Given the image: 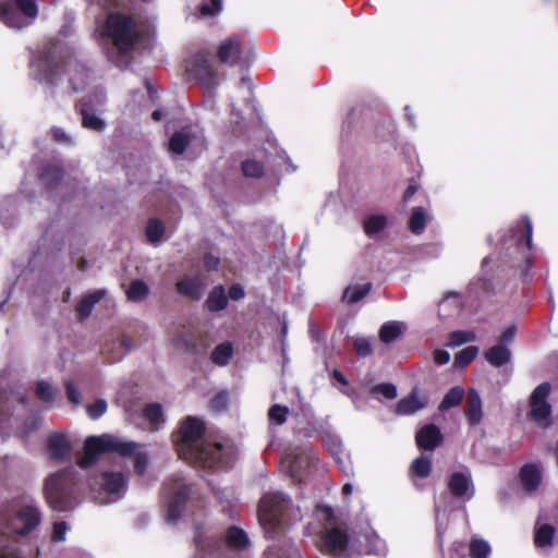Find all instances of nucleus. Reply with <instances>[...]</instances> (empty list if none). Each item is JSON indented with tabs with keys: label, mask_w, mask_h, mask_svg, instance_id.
Segmentation results:
<instances>
[{
	"label": "nucleus",
	"mask_w": 558,
	"mask_h": 558,
	"mask_svg": "<svg viewBox=\"0 0 558 558\" xmlns=\"http://www.w3.org/2000/svg\"><path fill=\"white\" fill-rule=\"evenodd\" d=\"M206 305L210 312H219L227 307L228 298L222 286H217L209 292Z\"/></svg>",
	"instance_id": "cd10ccee"
},
{
	"label": "nucleus",
	"mask_w": 558,
	"mask_h": 558,
	"mask_svg": "<svg viewBox=\"0 0 558 558\" xmlns=\"http://www.w3.org/2000/svg\"><path fill=\"white\" fill-rule=\"evenodd\" d=\"M205 425L197 417L189 416L180 425L173 441L179 457L198 469L226 468L232 460V447L204 438Z\"/></svg>",
	"instance_id": "f257e3e1"
},
{
	"label": "nucleus",
	"mask_w": 558,
	"mask_h": 558,
	"mask_svg": "<svg viewBox=\"0 0 558 558\" xmlns=\"http://www.w3.org/2000/svg\"><path fill=\"white\" fill-rule=\"evenodd\" d=\"M104 294H105L104 290H97V291H94L93 293L85 295L78 302V304L76 305V313H77L80 320H84L85 318H87L90 315L95 304L98 303L102 299Z\"/></svg>",
	"instance_id": "bb28decb"
},
{
	"label": "nucleus",
	"mask_w": 558,
	"mask_h": 558,
	"mask_svg": "<svg viewBox=\"0 0 558 558\" xmlns=\"http://www.w3.org/2000/svg\"><path fill=\"white\" fill-rule=\"evenodd\" d=\"M64 388L69 402L74 407L80 405L82 402V393L80 388L72 380H66L64 383Z\"/></svg>",
	"instance_id": "09e8293b"
},
{
	"label": "nucleus",
	"mask_w": 558,
	"mask_h": 558,
	"mask_svg": "<svg viewBox=\"0 0 558 558\" xmlns=\"http://www.w3.org/2000/svg\"><path fill=\"white\" fill-rule=\"evenodd\" d=\"M426 227V214L423 207H415L412 210L409 228L412 233L421 234Z\"/></svg>",
	"instance_id": "e433bc0d"
},
{
	"label": "nucleus",
	"mask_w": 558,
	"mask_h": 558,
	"mask_svg": "<svg viewBox=\"0 0 558 558\" xmlns=\"http://www.w3.org/2000/svg\"><path fill=\"white\" fill-rule=\"evenodd\" d=\"M403 324L400 322H388L380 327L379 338L385 343L395 342L402 333Z\"/></svg>",
	"instance_id": "2f4dec72"
},
{
	"label": "nucleus",
	"mask_w": 558,
	"mask_h": 558,
	"mask_svg": "<svg viewBox=\"0 0 558 558\" xmlns=\"http://www.w3.org/2000/svg\"><path fill=\"white\" fill-rule=\"evenodd\" d=\"M388 218L383 214L369 215L363 222V229L365 234L371 239H377V236L387 228Z\"/></svg>",
	"instance_id": "a878e982"
},
{
	"label": "nucleus",
	"mask_w": 558,
	"mask_h": 558,
	"mask_svg": "<svg viewBox=\"0 0 558 558\" xmlns=\"http://www.w3.org/2000/svg\"><path fill=\"white\" fill-rule=\"evenodd\" d=\"M332 377H333L337 381H339L340 384H342V385H348V380H347V378L343 376V374H342L340 371H338V369H333V371H332Z\"/></svg>",
	"instance_id": "774afa93"
},
{
	"label": "nucleus",
	"mask_w": 558,
	"mask_h": 558,
	"mask_svg": "<svg viewBox=\"0 0 558 558\" xmlns=\"http://www.w3.org/2000/svg\"><path fill=\"white\" fill-rule=\"evenodd\" d=\"M85 485L74 468H65L48 475L44 494L48 505L56 511H70L82 500Z\"/></svg>",
	"instance_id": "423d86ee"
},
{
	"label": "nucleus",
	"mask_w": 558,
	"mask_h": 558,
	"mask_svg": "<svg viewBox=\"0 0 558 558\" xmlns=\"http://www.w3.org/2000/svg\"><path fill=\"white\" fill-rule=\"evenodd\" d=\"M269 556H277V558H303L300 550L294 547L293 545H290L287 551L282 553H275L274 548H269L268 550Z\"/></svg>",
	"instance_id": "4d7b16f0"
},
{
	"label": "nucleus",
	"mask_w": 558,
	"mask_h": 558,
	"mask_svg": "<svg viewBox=\"0 0 558 558\" xmlns=\"http://www.w3.org/2000/svg\"><path fill=\"white\" fill-rule=\"evenodd\" d=\"M543 469L538 463L524 464L520 470V481L525 492H535L542 482Z\"/></svg>",
	"instance_id": "412c9836"
},
{
	"label": "nucleus",
	"mask_w": 558,
	"mask_h": 558,
	"mask_svg": "<svg viewBox=\"0 0 558 558\" xmlns=\"http://www.w3.org/2000/svg\"><path fill=\"white\" fill-rule=\"evenodd\" d=\"M416 190L417 187L415 185L410 184L403 194V201L408 202L416 193Z\"/></svg>",
	"instance_id": "338daca9"
},
{
	"label": "nucleus",
	"mask_w": 558,
	"mask_h": 558,
	"mask_svg": "<svg viewBox=\"0 0 558 558\" xmlns=\"http://www.w3.org/2000/svg\"><path fill=\"white\" fill-rule=\"evenodd\" d=\"M427 404V398L418 397V389L414 388L412 391L404 398H402L396 405V413L398 415H411L422 410Z\"/></svg>",
	"instance_id": "5701e85b"
},
{
	"label": "nucleus",
	"mask_w": 558,
	"mask_h": 558,
	"mask_svg": "<svg viewBox=\"0 0 558 558\" xmlns=\"http://www.w3.org/2000/svg\"><path fill=\"white\" fill-rule=\"evenodd\" d=\"M220 264V258L210 254L206 253L204 255V266L208 271L217 270Z\"/></svg>",
	"instance_id": "13d9d810"
},
{
	"label": "nucleus",
	"mask_w": 558,
	"mask_h": 558,
	"mask_svg": "<svg viewBox=\"0 0 558 558\" xmlns=\"http://www.w3.org/2000/svg\"><path fill=\"white\" fill-rule=\"evenodd\" d=\"M247 534L236 526H230L223 537L206 525H197L194 532L195 554L193 558H229V553L247 548Z\"/></svg>",
	"instance_id": "39448f33"
},
{
	"label": "nucleus",
	"mask_w": 558,
	"mask_h": 558,
	"mask_svg": "<svg viewBox=\"0 0 558 558\" xmlns=\"http://www.w3.org/2000/svg\"><path fill=\"white\" fill-rule=\"evenodd\" d=\"M62 178V169L56 165H47L40 179L48 189H52Z\"/></svg>",
	"instance_id": "4c0bfd02"
},
{
	"label": "nucleus",
	"mask_w": 558,
	"mask_h": 558,
	"mask_svg": "<svg viewBox=\"0 0 558 558\" xmlns=\"http://www.w3.org/2000/svg\"><path fill=\"white\" fill-rule=\"evenodd\" d=\"M511 357V350L505 344H496L485 352L486 361L495 367H502L510 363Z\"/></svg>",
	"instance_id": "393cba45"
},
{
	"label": "nucleus",
	"mask_w": 558,
	"mask_h": 558,
	"mask_svg": "<svg viewBox=\"0 0 558 558\" xmlns=\"http://www.w3.org/2000/svg\"><path fill=\"white\" fill-rule=\"evenodd\" d=\"M128 476L120 471H105L95 481L94 498L101 505L117 502L124 497L128 490Z\"/></svg>",
	"instance_id": "9b49d317"
},
{
	"label": "nucleus",
	"mask_w": 558,
	"mask_h": 558,
	"mask_svg": "<svg viewBox=\"0 0 558 558\" xmlns=\"http://www.w3.org/2000/svg\"><path fill=\"white\" fill-rule=\"evenodd\" d=\"M517 333L515 326H509L500 336L498 344H509L513 341Z\"/></svg>",
	"instance_id": "bf43d9fd"
},
{
	"label": "nucleus",
	"mask_w": 558,
	"mask_h": 558,
	"mask_svg": "<svg viewBox=\"0 0 558 558\" xmlns=\"http://www.w3.org/2000/svg\"><path fill=\"white\" fill-rule=\"evenodd\" d=\"M144 417L153 425L158 428L159 424L163 422L162 408L158 403H151L145 407Z\"/></svg>",
	"instance_id": "79ce46f5"
},
{
	"label": "nucleus",
	"mask_w": 558,
	"mask_h": 558,
	"mask_svg": "<svg viewBox=\"0 0 558 558\" xmlns=\"http://www.w3.org/2000/svg\"><path fill=\"white\" fill-rule=\"evenodd\" d=\"M60 52L61 47L59 45L40 51L31 63L32 73L39 83L54 87L60 81L59 69L62 63V69L68 76L71 90L77 93L89 83L92 73L89 69L75 57H60Z\"/></svg>",
	"instance_id": "f03ea898"
},
{
	"label": "nucleus",
	"mask_w": 558,
	"mask_h": 558,
	"mask_svg": "<svg viewBox=\"0 0 558 558\" xmlns=\"http://www.w3.org/2000/svg\"><path fill=\"white\" fill-rule=\"evenodd\" d=\"M555 536V527L550 524L544 523L535 527L534 542L536 547L545 548L553 545Z\"/></svg>",
	"instance_id": "c85d7f7f"
},
{
	"label": "nucleus",
	"mask_w": 558,
	"mask_h": 558,
	"mask_svg": "<svg viewBox=\"0 0 558 558\" xmlns=\"http://www.w3.org/2000/svg\"><path fill=\"white\" fill-rule=\"evenodd\" d=\"M51 133L54 141L58 143L70 144L72 142L71 137L62 129H52Z\"/></svg>",
	"instance_id": "680f3d73"
},
{
	"label": "nucleus",
	"mask_w": 558,
	"mask_h": 558,
	"mask_svg": "<svg viewBox=\"0 0 558 558\" xmlns=\"http://www.w3.org/2000/svg\"><path fill=\"white\" fill-rule=\"evenodd\" d=\"M41 521L39 508L35 505L23 506L14 513H2L0 511V558H25L15 548L5 546L3 537L26 535L36 529Z\"/></svg>",
	"instance_id": "1a4fd4ad"
},
{
	"label": "nucleus",
	"mask_w": 558,
	"mask_h": 558,
	"mask_svg": "<svg viewBox=\"0 0 558 558\" xmlns=\"http://www.w3.org/2000/svg\"><path fill=\"white\" fill-rule=\"evenodd\" d=\"M34 392L36 398L45 403H52L57 399L56 389L46 380L38 381L35 386Z\"/></svg>",
	"instance_id": "c9c22d12"
},
{
	"label": "nucleus",
	"mask_w": 558,
	"mask_h": 558,
	"mask_svg": "<svg viewBox=\"0 0 558 558\" xmlns=\"http://www.w3.org/2000/svg\"><path fill=\"white\" fill-rule=\"evenodd\" d=\"M410 470L412 474L425 478L430 474L432 461L425 456H420L412 462Z\"/></svg>",
	"instance_id": "a19ab883"
},
{
	"label": "nucleus",
	"mask_w": 558,
	"mask_h": 558,
	"mask_svg": "<svg viewBox=\"0 0 558 558\" xmlns=\"http://www.w3.org/2000/svg\"><path fill=\"white\" fill-rule=\"evenodd\" d=\"M165 233L162 222L156 218L148 220L146 226V236L151 244H158Z\"/></svg>",
	"instance_id": "58836bf2"
},
{
	"label": "nucleus",
	"mask_w": 558,
	"mask_h": 558,
	"mask_svg": "<svg viewBox=\"0 0 558 558\" xmlns=\"http://www.w3.org/2000/svg\"><path fill=\"white\" fill-rule=\"evenodd\" d=\"M245 295V292H244V289L241 284L239 283H233L230 288H229V298L231 300H241L243 299Z\"/></svg>",
	"instance_id": "052dcab7"
},
{
	"label": "nucleus",
	"mask_w": 558,
	"mask_h": 558,
	"mask_svg": "<svg viewBox=\"0 0 558 558\" xmlns=\"http://www.w3.org/2000/svg\"><path fill=\"white\" fill-rule=\"evenodd\" d=\"M140 445L116 437L112 435L89 436L84 442V456L80 459V466L87 469L92 466L99 454L104 452H117L123 457H134V469L137 474L143 475L148 466L147 453L138 451Z\"/></svg>",
	"instance_id": "0eeeda50"
},
{
	"label": "nucleus",
	"mask_w": 558,
	"mask_h": 558,
	"mask_svg": "<svg viewBox=\"0 0 558 558\" xmlns=\"http://www.w3.org/2000/svg\"><path fill=\"white\" fill-rule=\"evenodd\" d=\"M354 349L360 356H367L372 353L371 342L365 338H357L354 341Z\"/></svg>",
	"instance_id": "6e6d98bb"
},
{
	"label": "nucleus",
	"mask_w": 558,
	"mask_h": 558,
	"mask_svg": "<svg viewBox=\"0 0 558 558\" xmlns=\"http://www.w3.org/2000/svg\"><path fill=\"white\" fill-rule=\"evenodd\" d=\"M242 171L245 177L259 178L263 175L264 167L259 161L245 160L242 163Z\"/></svg>",
	"instance_id": "de8ad7c7"
},
{
	"label": "nucleus",
	"mask_w": 558,
	"mask_h": 558,
	"mask_svg": "<svg viewBox=\"0 0 558 558\" xmlns=\"http://www.w3.org/2000/svg\"><path fill=\"white\" fill-rule=\"evenodd\" d=\"M190 143V130L182 129L175 132L169 142V148L174 154H182Z\"/></svg>",
	"instance_id": "473e14b6"
},
{
	"label": "nucleus",
	"mask_w": 558,
	"mask_h": 558,
	"mask_svg": "<svg viewBox=\"0 0 558 558\" xmlns=\"http://www.w3.org/2000/svg\"><path fill=\"white\" fill-rule=\"evenodd\" d=\"M478 354V348L474 345H470L459 353H457L454 357V365L457 367L463 368L468 366Z\"/></svg>",
	"instance_id": "37998d69"
},
{
	"label": "nucleus",
	"mask_w": 558,
	"mask_h": 558,
	"mask_svg": "<svg viewBox=\"0 0 558 558\" xmlns=\"http://www.w3.org/2000/svg\"><path fill=\"white\" fill-rule=\"evenodd\" d=\"M371 392L373 395L380 393L386 399H389V400H392V399L397 398V396H398L397 387L390 383L378 384L372 388Z\"/></svg>",
	"instance_id": "8fccbe9b"
},
{
	"label": "nucleus",
	"mask_w": 558,
	"mask_h": 558,
	"mask_svg": "<svg viewBox=\"0 0 558 558\" xmlns=\"http://www.w3.org/2000/svg\"><path fill=\"white\" fill-rule=\"evenodd\" d=\"M191 487L182 480H174L165 485V496L169 499L166 512V521L170 524L178 522Z\"/></svg>",
	"instance_id": "ddd939ff"
},
{
	"label": "nucleus",
	"mask_w": 558,
	"mask_h": 558,
	"mask_svg": "<svg viewBox=\"0 0 558 558\" xmlns=\"http://www.w3.org/2000/svg\"><path fill=\"white\" fill-rule=\"evenodd\" d=\"M187 72L198 80L206 87L217 84V75L213 69L207 54L204 52L196 53L186 64Z\"/></svg>",
	"instance_id": "2eb2a0df"
},
{
	"label": "nucleus",
	"mask_w": 558,
	"mask_h": 558,
	"mask_svg": "<svg viewBox=\"0 0 558 558\" xmlns=\"http://www.w3.org/2000/svg\"><path fill=\"white\" fill-rule=\"evenodd\" d=\"M476 339V336L473 331L470 330H458L453 331L449 336V345L451 347H460L464 343L472 342Z\"/></svg>",
	"instance_id": "a18cd8bd"
},
{
	"label": "nucleus",
	"mask_w": 558,
	"mask_h": 558,
	"mask_svg": "<svg viewBox=\"0 0 558 558\" xmlns=\"http://www.w3.org/2000/svg\"><path fill=\"white\" fill-rule=\"evenodd\" d=\"M77 108L82 118V125L94 132H102L107 128V122L100 118L96 110L92 99H81L77 104Z\"/></svg>",
	"instance_id": "f3484780"
},
{
	"label": "nucleus",
	"mask_w": 558,
	"mask_h": 558,
	"mask_svg": "<svg viewBox=\"0 0 558 558\" xmlns=\"http://www.w3.org/2000/svg\"><path fill=\"white\" fill-rule=\"evenodd\" d=\"M289 408L280 404H274L268 411V418L270 424L282 425L287 421Z\"/></svg>",
	"instance_id": "c03bdc74"
},
{
	"label": "nucleus",
	"mask_w": 558,
	"mask_h": 558,
	"mask_svg": "<svg viewBox=\"0 0 558 558\" xmlns=\"http://www.w3.org/2000/svg\"><path fill=\"white\" fill-rule=\"evenodd\" d=\"M49 458L56 461H66L71 458L72 445L65 434L54 433L47 438L46 442Z\"/></svg>",
	"instance_id": "a211bd4d"
},
{
	"label": "nucleus",
	"mask_w": 558,
	"mask_h": 558,
	"mask_svg": "<svg viewBox=\"0 0 558 558\" xmlns=\"http://www.w3.org/2000/svg\"><path fill=\"white\" fill-rule=\"evenodd\" d=\"M206 278L202 274L185 275L175 283V290L180 295L191 300H201L206 289Z\"/></svg>",
	"instance_id": "dca6fc26"
},
{
	"label": "nucleus",
	"mask_w": 558,
	"mask_h": 558,
	"mask_svg": "<svg viewBox=\"0 0 558 558\" xmlns=\"http://www.w3.org/2000/svg\"><path fill=\"white\" fill-rule=\"evenodd\" d=\"M140 29L132 16L120 12L108 14L100 27V38L108 58L119 68L129 64V54L140 39Z\"/></svg>",
	"instance_id": "7ed1b4c3"
},
{
	"label": "nucleus",
	"mask_w": 558,
	"mask_h": 558,
	"mask_svg": "<svg viewBox=\"0 0 558 558\" xmlns=\"http://www.w3.org/2000/svg\"><path fill=\"white\" fill-rule=\"evenodd\" d=\"M228 405V393L219 392L210 400V408L216 412H220L227 409Z\"/></svg>",
	"instance_id": "5fc2aeb1"
},
{
	"label": "nucleus",
	"mask_w": 558,
	"mask_h": 558,
	"mask_svg": "<svg viewBox=\"0 0 558 558\" xmlns=\"http://www.w3.org/2000/svg\"><path fill=\"white\" fill-rule=\"evenodd\" d=\"M82 99H92L95 109L101 111V108L105 106L107 101L106 90L102 87H97L95 88L92 95L83 97Z\"/></svg>",
	"instance_id": "603ef678"
},
{
	"label": "nucleus",
	"mask_w": 558,
	"mask_h": 558,
	"mask_svg": "<svg viewBox=\"0 0 558 558\" xmlns=\"http://www.w3.org/2000/svg\"><path fill=\"white\" fill-rule=\"evenodd\" d=\"M317 515L326 519L331 524V520L333 518L331 508L323 507V508L317 509Z\"/></svg>",
	"instance_id": "69168bd1"
},
{
	"label": "nucleus",
	"mask_w": 558,
	"mask_h": 558,
	"mask_svg": "<svg viewBox=\"0 0 558 558\" xmlns=\"http://www.w3.org/2000/svg\"><path fill=\"white\" fill-rule=\"evenodd\" d=\"M464 396V390L461 387H452L449 389V391L445 395L442 401L439 404L440 411H448L451 408L457 407L460 404Z\"/></svg>",
	"instance_id": "f704fd0d"
},
{
	"label": "nucleus",
	"mask_w": 558,
	"mask_h": 558,
	"mask_svg": "<svg viewBox=\"0 0 558 558\" xmlns=\"http://www.w3.org/2000/svg\"><path fill=\"white\" fill-rule=\"evenodd\" d=\"M70 526L64 521H58L53 524L52 530V541L56 543L64 542L66 538V533L69 532Z\"/></svg>",
	"instance_id": "864d4df0"
},
{
	"label": "nucleus",
	"mask_w": 558,
	"mask_h": 558,
	"mask_svg": "<svg viewBox=\"0 0 558 558\" xmlns=\"http://www.w3.org/2000/svg\"><path fill=\"white\" fill-rule=\"evenodd\" d=\"M372 283H363L348 287L343 292V299L347 300L348 303H356L361 301L364 296L368 294L371 291Z\"/></svg>",
	"instance_id": "72a5a7b5"
},
{
	"label": "nucleus",
	"mask_w": 558,
	"mask_h": 558,
	"mask_svg": "<svg viewBox=\"0 0 558 558\" xmlns=\"http://www.w3.org/2000/svg\"><path fill=\"white\" fill-rule=\"evenodd\" d=\"M464 413L472 426L478 425L483 418L482 399L475 389L468 391Z\"/></svg>",
	"instance_id": "b1692460"
},
{
	"label": "nucleus",
	"mask_w": 558,
	"mask_h": 558,
	"mask_svg": "<svg viewBox=\"0 0 558 558\" xmlns=\"http://www.w3.org/2000/svg\"><path fill=\"white\" fill-rule=\"evenodd\" d=\"M490 262H492V259H490V257H488V256H487V257H485V258L483 259V262H482V272H483V278H482V280L484 281L483 287H484V289H485V290H488V289H489V286H488V278H487V276H488V270H487V268H488V265L490 264Z\"/></svg>",
	"instance_id": "0e129e2a"
},
{
	"label": "nucleus",
	"mask_w": 558,
	"mask_h": 558,
	"mask_svg": "<svg viewBox=\"0 0 558 558\" xmlns=\"http://www.w3.org/2000/svg\"><path fill=\"white\" fill-rule=\"evenodd\" d=\"M198 9L201 16H214L222 10V0H204Z\"/></svg>",
	"instance_id": "49530a36"
},
{
	"label": "nucleus",
	"mask_w": 558,
	"mask_h": 558,
	"mask_svg": "<svg viewBox=\"0 0 558 558\" xmlns=\"http://www.w3.org/2000/svg\"><path fill=\"white\" fill-rule=\"evenodd\" d=\"M324 546L335 558H359L362 555L386 556V543L375 533L349 535L339 526L326 527Z\"/></svg>",
	"instance_id": "20e7f679"
},
{
	"label": "nucleus",
	"mask_w": 558,
	"mask_h": 558,
	"mask_svg": "<svg viewBox=\"0 0 558 558\" xmlns=\"http://www.w3.org/2000/svg\"><path fill=\"white\" fill-rule=\"evenodd\" d=\"M469 547L472 558H488L492 551L490 545L483 538H473Z\"/></svg>",
	"instance_id": "ea45409f"
},
{
	"label": "nucleus",
	"mask_w": 558,
	"mask_h": 558,
	"mask_svg": "<svg viewBox=\"0 0 558 558\" xmlns=\"http://www.w3.org/2000/svg\"><path fill=\"white\" fill-rule=\"evenodd\" d=\"M86 411L92 420H98L106 413L107 402L104 399H98L94 403L88 404Z\"/></svg>",
	"instance_id": "3c124183"
},
{
	"label": "nucleus",
	"mask_w": 558,
	"mask_h": 558,
	"mask_svg": "<svg viewBox=\"0 0 558 558\" xmlns=\"http://www.w3.org/2000/svg\"><path fill=\"white\" fill-rule=\"evenodd\" d=\"M551 387L549 383L539 384L531 393L529 416L541 427L551 425V405L547 399Z\"/></svg>",
	"instance_id": "f8f14e48"
},
{
	"label": "nucleus",
	"mask_w": 558,
	"mask_h": 558,
	"mask_svg": "<svg viewBox=\"0 0 558 558\" xmlns=\"http://www.w3.org/2000/svg\"><path fill=\"white\" fill-rule=\"evenodd\" d=\"M218 59L228 65H243L241 58V43L236 36L223 40L218 48Z\"/></svg>",
	"instance_id": "aec40b11"
},
{
	"label": "nucleus",
	"mask_w": 558,
	"mask_h": 558,
	"mask_svg": "<svg viewBox=\"0 0 558 558\" xmlns=\"http://www.w3.org/2000/svg\"><path fill=\"white\" fill-rule=\"evenodd\" d=\"M442 442V434L434 424L423 426L416 433V444L424 450H434Z\"/></svg>",
	"instance_id": "4be33fe9"
},
{
	"label": "nucleus",
	"mask_w": 558,
	"mask_h": 558,
	"mask_svg": "<svg viewBox=\"0 0 558 558\" xmlns=\"http://www.w3.org/2000/svg\"><path fill=\"white\" fill-rule=\"evenodd\" d=\"M448 488L454 497L471 499L474 495V488L470 471L453 472L449 476Z\"/></svg>",
	"instance_id": "6ab92c4d"
},
{
	"label": "nucleus",
	"mask_w": 558,
	"mask_h": 558,
	"mask_svg": "<svg viewBox=\"0 0 558 558\" xmlns=\"http://www.w3.org/2000/svg\"><path fill=\"white\" fill-rule=\"evenodd\" d=\"M233 355V347L230 342H222L218 344L211 352L210 359L214 364L225 366L229 363Z\"/></svg>",
	"instance_id": "7c9ffc66"
},
{
	"label": "nucleus",
	"mask_w": 558,
	"mask_h": 558,
	"mask_svg": "<svg viewBox=\"0 0 558 558\" xmlns=\"http://www.w3.org/2000/svg\"><path fill=\"white\" fill-rule=\"evenodd\" d=\"M126 296L132 302H143L149 295V287L144 280L135 279L126 289Z\"/></svg>",
	"instance_id": "c756f323"
},
{
	"label": "nucleus",
	"mask_w": 558,
	"mask_h": 558,
	"mask_svg": "<svg viewBox=\"0 0 558 558\" xmlns=\"http://www.w3.org/2000/svg\"><path fill=\"white\" fill-rule=\"evenodd\" d=\"M434 361L438 365H445L450 361V354L446 350H436L434 352Z\"/></svg>",
	"instance_id": "e2e57ef3"
},
{
	"label": "nucleus",
	"mask_w": 558,
	"mask_h": 558,
	"mask_svg": "<svg viewBox=\"0 0 558 558\" xmlns=\"http://www.w3.org/2000/svg\"><path fill=\"white\" fill-rule=\"evenodd\" d=\"M259 524L267 536L277 533L284 523L298 522L302 519L301 507L293 506L290 499L280 492L265 494L257 510Z\"/></svg>",
	"instance_id": "6e6552de"
},
{
	"label": "nucleus",
	"mask_w": 558,
	"mask_h": 558,
	"mask_svg": "<svg viewBox=\"0 0 558 558\" xmlns=\"http://www.w3.org/2000/svg\"><path fill=\"white\" fill-rule=\"evenodd\" d=\"M533 227L529 217H523L522 221L511 229L510 239L505 240L504 246L509 250L512 245L517 252L526 258L525 253L532 247Z\"/></svg>",
	"instance_id": "4468645a"
},
{
	"label": "nucleus",
	"mask_w": 558,
	"mask_h": 558,
	"mask_svg": "<svg viewBox=\"0 0 558 558\" xmlns=\"http://www.w3.org/2000/svg\"><path fill=\"white\" fill-rule=\"evenodd\" d=\"M37 14L36 0H0V21L10 28L27 27Z\"/></svg>",
	"instance_id": "9d476101"
}]
</instances>
